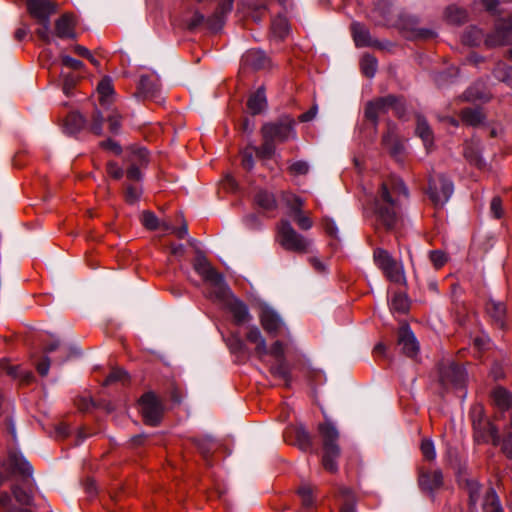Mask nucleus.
<instances>
[{"instance_id":"obj_27","label":"nucleus","mask_w":512,"mask_h":512,"mask_svg":"<svg viewBox=\"0 0 512 512\" xmlns=\"http://www.w3.org/2000/svg\"><path fill=\"white\" fill-rule=\"evenodd\" d=\"M97 93L99 95V101L102 106L110 105L114 100V87L112 79L109 76H105L97 85Z\"/></svg>"},{"instance_id":"obj_30","label":"nucleus","mask_w":512,"mask_h":512,"mask_svg":"<svg viewBox=\"0 0 512 512\" xmlns=\"http://www.w3.org/2000/svg\"><path fill=\"white\" fill-rule=\"evenodd\" d=\"M269 370L274 377L283 380L287 387L290 386L292 380L291 368L286 359L276 360V363L271 365Z\"/></svg>"},{"instance_id":"obj_14","label":"nucleus","mask_w":512,"mask_h":512,"mask_svg":"<svg viewBox=\"0 0 512 512\" xmlns=\"http://www.w3.org/2000/svg\"><path fill=\"white\" fill-rule=\"evenodd\" d=\"M261 132L262 135H267L274 142H285L296 136V132L290 123H267L263 125Z\"/></svg>"},{"instance_id":"obj_35","label":"nucleus","mask_w":512,"mask_h":512,"mask_svg":"<svg viewBox=\"0 0 512 512\" xmlns=\"http://www.w3.org/2000/svg\"><path fill=\"white\" fill-rule=\"evenodd\" d=\"M255 202L259 207L268 211L274 210L277 207L274 194L266 190H260L256 193Z\"/></svg>"},{"instance_id":"obj_3","label":"nucleus","mask_w":512,"mask_h":512,"mask_svg":"<svg viewBox=\"0 0 512 512\" xmlns=\"http://www.w3.org/2000/svg\"><path fill=\"white\" fill-rule=\"evenodd\" d=\"M193 267L197 274L211 285L210 297L212 299H224L227 296L229 287L223 274L219 273L204 255L198 254L196 256Z\"/></svg>"},{"instance_id":"obj_15","label":"nucleus","mask_w":512,"mask_h":512,"mask_svg":"<svg viewBox=\"0 0 512 512\" xmlns=\"http://www.w3.org/2000/svg\"><path fill=\"white\" fill-rule=\"evenodd\" d=\"M7 466L12 474L20 475L24 481H29L33 475V468L25 457L18 451L12 450L8 454Z\"/></svg>"},{"instance_id":"obj_38","label":"nucleus","mask_w":512,"mask_h":512,"mask_svg":"<svg viewBox=\"0 0 512 512\" xmlns=\"http://www.w3.org/2000/svg\"><path fill=\"white\" fill-rule=\"evenodd\" d=\"M282 200L289 207L292 217L303 212L305 202L299 196L293 193L285 192L282 194Z\"/></svg>"},{"instance_id":"obj_60","label":"nucleus","mask_w":512,"mask_h":512,"mask_svg":"<svg viewBox=\"0 0 512 512\" xmlns=\"http://www.w3.org/2000/svg\"><path fill=\"white\" fill-rule=\"evenodd\" d=\"M141 193L140 187L128 185L125 190V201L129 204H135L140 199Z\"/></svg>"},{"instance_id":"obj_4","label":"nucleus","mask_w":512,"mask_h":512,"mask_svg":"<svg viewBox=\"0 0 512 512\" xmlns=\"http://www.w3.org/2000/svg\"><path fill=\"white\" fill-rule=\"evenodd\" d=\"M276 231V240L283 249L301 254L310 251L313 241L296 231L289 220H280Z\"/></svg>"},{"instance_id":"obj_54","label":"nucleus","mask_w":512,"mask_h":512,"mask_svg":"<svg viewBox=\"0 0 512 512\" xmlns=\"http://www.w3.org/2000/svg\"><path fill=\"white\" fill-rule=\"evenodd\" d=\"M321 224H322V227H323L325 233L329 237L334 238V239L339 238L338 227L332 218L327 217V216L323 217L321 220Z\"/></svg>"},{"instance_id":"obj_64","label":"nucleus","mask_w":512,"mask_h":512,"mask_svg":"<svg viewBox=\"0 0 512 512\" xmlns=\"http://www.w3.org/2000/svg\"><path fill=\"white\" fill-rule=\"evenodd\" d=\"M226 343L229 349L234 353L242 352L245 347L243 340L236 334L227 338Z\"/></svg>"},{"instance_id":"obj_50","label":"nucleus","mask_w":512,"mask_h":512,"mask_svg":"<svg viewBox=\"0 0 512 512\" xmlns=\"http://www.w3.org/2000/svg\"><path fill=\"white\" fill-rule=\"evenodd\" d=\"M298 495L301 499L302 507L306 510H310L314 507V498L312 489L309 486H302L298 490Z\"/></svg>"},{"instance_id":"obj_36","label":"nucleus","mask_w":512,"mask_h":512,"mask_svg":"<svg viewBox=\"0 0 512 512\" xmlns=\"http://www.w3.org/2000/svg\"><path fill=\"white\" fill-rule=\"evenodd\" d=\"M80 66H64L65 70L61 71V76L63 77V90L66 94L69 93V90L74 86L76 81L79 78V71L77 68Z\"/></svg>"},{"instance_id":"obj_25","label":"nucleus","mask_w":512,"mask_h":512,"mask_svg":"<svg viewBox=\"0 0 512 512\" xmlns=\"http://www.w3.org/2000/svg\"><path fill=\"white\" fill-rule=\"evenodd\" d=\"M351 34L357 47H369L376 45V41L371 38L368 29L359 22H353L351 24Z\"/></svg>"},{"instance_id":"obj_21","label":"nucleus","mask_w":512,"mask_h":512,"mask_svg":"<svg viewBox=\"0 0 512 512\" xmlns=\"http://www.w3.org/2000/svg\"><path fill=\"white\" fill-rule=\"evenodd\" d=\"M158 93V80L154 77L141 75L135 96L140 99L153 98Z\"/></svg>"},{"instance_id":"obj_12","label":"nucleus","mask_w":512,"mask_h":512,"mask_svg":"<svg viewBox=\"0 0 512 512\" xmlns=\"http://www.w3.org/2000/svg\"><path fill=\"white\" fill-rule=\"evenodd\" d=\"M215 300L225 305L228 311L232 314L235 324L241 325L251 319V315L246 304L234 297L230 289L224 299Z\"/></svg>"},{"instance_id":"obj_49","label":"nucleus","mask_w":512,"mask_h":512,"mask_svg":"<svg viewBox=\"0 0 512 512\" xmlns=\"http://www.w3.org/2000/svg\"><path fill=\"white\" fill-rule=\"evenodd\" d=\"M4 370H6V373L12 377H20L21 381L24 383H30L33 379V374L30 371H20L19 367L17 366H7L6 364H3L2 367Z\"/></svg>"},{"instance_id":"obj_33","label":"nucleus","mask_w":512,"mask_h":512,"mask_svg":"<svg viewBox=\"0 0 512 512\" xmlns=\"http://www.w3.org/2000/svg\"><path fill=\"white\" fill-rule=\"evenodd\" d=\"M416 134L422 139L426 149L433 144V133L425 118L417 117Z\"/></svg>"},{"instance_id":"obj_11","label":"nucleus","mask_w":512,"mask_h":512,"mask_svg":"<svg viewBox=\"0 0 512 512\" xmlns=\"http://www.w3.org/2000/svg\"><path fill=\"white\" fill-rule=\"evenodd\" d=\"M259 320L265 332L272 337L288 334V329L280 315L268 306L261 308Z\"/></svg>"},{"instance_id":"obj_37","label":"nucleus","mask_w":512,"mask_h":512,"mask_svg":"<svg viewBox=\"0 0 512 512\" xmlns=\"http://www.w3.org/2000/svg\"><path fill=\"white\" fill-rule=\"evenodd\" d=\"M339 501L341 505V512H356V497L352 490L348 488L341 489L339 493Z\"/></svg>"},{"instance_id":"obj_7","label":"nucleus","mask_w":512,"mask_h":512,"mask_svg":"<svg viewBox=\"0 0 512 512\" xmlns=\"http://www.w3.org/2000/svg\"><path fill=\"white\" fill-rule=\"evenodd\" d=\"M439 380L446 388L463 389L467 380L466 370L454 362L442 363L439 367Z\"/></svg>"},{"instance_id":"obj_62","label":"nucleus","mask_w":512,"mask_h":512,"mask_svg":"<svg viewBox=\"0 0 512 512\" xmlns=\"http://www.w3.org/2000/svg\"><path fill=\"white\" fill-rule=\"evenodd\" d=\"M429 258L436 269L445 265L448 258L447 255L441 250H434L430 252Z\"/></svg>"},{"instance_id":"obj_18","label":"nucleus","mask_w":512,"mask_h":512,"mask_svg":"<svg viewBox=\"0 0 512 512\" xmlns=\"http://www.w3.org/2000/svg\"><path fill=\"white\" fill-rule=\"evenodd\" d=\"M398 344L401 346L403 353L408 357H414L419 351L418 341L407 325L399 329Z\"/></svg>"},{"instance_id":"obj_1","label":"nucleus","mask_w":512,"mask_h":512,"mask_svg":"<svg viewBox=\"0 0 512 512\" xmlns=\"http://www.w3.org/2000/svg\"><path fill=\"white\" fill-rule=\"evenodd\" d=\"M408 196V189L401 179L391 177L384 181L374 202L376 224L386 230L393 229L400 219L403 202Z\"/></svg>"},{"instance_id":"obj_59","label":"nucleus","mask_w":512,"mask_h":512,"mask_svg":"<svg viewBox=\"0 0 512 512\" xmlns=\"http://www.w3.org/2000/svg\"><path fill=\"white\" fill-rule=\"evenodd\" d=\"M296 225L304 231L310 230L313 227V221L311 217L304 212H301L293 217Z\"/></svg>"},{"instance_id":"obj_16","label":"nucleus","mask_w":512,"mask_h":512,"mask_svg":"<svg viewBox=\"0 0 512 512\" xmlns=\"http://www.w3.org/2000/svg\"><path fill=\"white\" fill-rule=\"evenodd\" d=\"M491 400L497 411L503 415L507 414L512 426V395L503 388L496 387L491 392Z\"/></svg>"},{"instance_id":"obj_23","label":"nucleus","mask_w":512,"mask_h":512,"mask_svg":"<svg viewBox=\"0 0 512 512\" xmlns=\"http://www.w3.org/2000/svg\"><path fill=\"white\" fill-rule=\"evenodd\" d=\"M442 484L443 475L440 470L422 472L419 476V485L425 491L433 492Z\"/></svg>"},{"instance_id":"obj_29","label":"nucleus","mask_w":512,"mask_h":512,"mask_svg":"<svg viewBox=\"0 0 512 512\" xmlns=\"http://www.w3.org/2000/svg\"><path fill=\"white\" fill-rule=\"evenodd\" d=\"M267 106V100L265 95V90L263 87H260L253 93L248 101L247 107L251 114L256 115L261 113Z\"/></svg>"},{"instance_id":"obj_5","label":"nucleus","mask_w":512,"mask_h":512,"mask_svg":"<svg viewBox=\"0 0 512 512\" xmlns=\"http://www.w3.org/2000/svg\"><path fill=\"white\" fill-rule=\"evenodd\" d=\"M373 260L390 282L396 284H404L406 282L402 262L397 261L387 250L376 248L373 252Z\"/></svg>"},{"instance_id":"obj_57","label":"nucleus","mask_w":512,"mask_h":512,"mask_svg":"<svg viewBox=\"0 0 512 512\" xmlns=\"http://www.w3.org/2000/svg\"><path fill=\"white\" fill-rule=\"evenodd\" d=\"M288 171L294 176L306 175L309 172V164L306 161L298 160L290 164Z\"/></svg>"},{"instance_id":"obj_2","label":"nucleus","mask_w":512,"mask_h":512,"mask_svg":"<svg viewBox=\"0 0 512 512\" xmlns=\"http://www.w3.org/2000/svg\"><path fill=\"white\" fill-rule=\"evenodd\" d=\"M322 438V465L329 472H336L338 469L337 460L340 457V447L338 445L339 432L335 426L326 421L318 427Z\"/></svg>"},{"instance_id":"obj_58","label":"nucleus","mask_w":512,"mask_h":512,"mask_svg":"<svg viewBox=\"0 0 512 512\" xmlns=\"http://www.w3.org/2000/svg\"><path fill=\"white\" fill-rule=\"evenodd\" d=\"M107 121L110 132L113 134H118L122 126V116L117 111H113L108 116Z\"/></svg>"},{"instance_id":"obj_51","label":"nucleus","mask_w":512,"mask_h":512,"mask_svg":"<svg viewBox=\"0 0 512 512\" xmlns=\"http://www.w3.org/2000/svg\"><path fill=\"white\" fill-rule=\"evenodd\" d=\"M254 153H256V147L253 145H248L241 152V165L248 171L254 167Z\"/></svg>"},{"instance_id":"obj_52","label":"nucleus","mask_w":512,"mask_h":512,"mask_svg":"<svg viewBox=\"0 0 512 512\" xmlns=\"http://www.w3.org/2000/svg\"><path fill=\"white\" fill-rule=\"evenodd\" d=\"M495 77L512 88V66H495Z\"/></svg>"},{"instance_id":"obj_40","label":"nucleus","mask_w":512,"mask_h":512,"mask_svg":"<svg viewBox=\"0 0 512 512\" xmlns=\"http://www.w3.org/2000/svg\"><path fill=\"white\" fill-rule=\"evenodd\" d=\"M483 40V32L476 26L468 27L462 35V42L465 45L477 46Z\"/></svg>"},{"instance_id":"obj_24","label":"nucleus","mask_w":512,"mask_h":512,"mask_svg":"<svg viewBox=\"0 0 512 512\" xmlns=\"http://www.w3.org/2000/svg\"><path fill=\"white\" fill-rule=\"evenodd\" d=\"M246 339L248 342L256 345L255 353L260 359L268 355L266 340L264 339L260 329L257 326L252 325L248 328Z\"/></svg>"},{"instance_id":"obj_13","label":"nucleus","mask_w":512,"mask_h":512,"mask_svg":"<svg viewBox=\"0 0 512 512\" xmlns=\"http://www.w3.org/2000/svg\"><path fill=\"white\" fill-rule=\"evenodd\" d=\"M396 96L388 95L369 101L365 106V117L375 126L378 124L379 116L390 110V104L395 103Z\"/></svg>"},{"instance_id":"obj_8","label":"nucleus","mask_w":512,"mask_h":512,"mask_svg":"<svg viewBox=\"0 0 512 512\" xmlns=\"http://www.w3.org/2000/svg\"><path fill=\"white\" fill-rule=\"evenodd\" d=\"M454 186L444 175L429 179L428 196L435 206H443L451 197Z\"/></svg>"},{"instance_id":"obj_17","label":"nucleus","mask_w":512,"mask_h":512,"mask_svg":"<svg viewBox=\"0 0 512 512\" xmlns=\"http://www.w3.org/2000/svg\"><path fill=\"white\" fill-rule=\"evenodd\" d=\"M27 9L39 22H48L56 11V4L50 0H27Z\"/></svg>"},{"instance_id":"obj_42","label":"nucleus","mask_w":512,"mask_h":512,"mask_svg":"<svg viewBox=\"0 0 512 512\" xmlns=\"http://www.w3.org/2000/svg\"><path fill=\"white\" fill-rule=\"evenodd\" d=\"M266 61H270V59L260 49H250L242 56V64H261Z\"/></svg>"},{"instance_id":"obj_26","label":"nucleus","mask_w":512,"mask_h":512,"mask_svg":"<svg viewBox=\"0 0 512 512\" xmlns=\"http://www.w3.org/2000/svg\"><path fill=\"white\" fill-rule=\"evenodd\" d=\"M486 312L489 316L495 321V323L500 327L504 328L506 324V306L503 302L489 300L486 303Z\"/></svg>"},{"instance_id":"obj_55","label":"nucleus","mask_w":512,"mask_h":512,"mask_svg":"<svg viewBox=\"0 0 512 512\" xmlns=\"http://www.w3.org/2000/svg\"><path fill=\"white\" fill-rule=\"evenodd\" d=\"M21 508H17L12 497L7 492H0V512H19Z\"/></svg>"},{"instance_id":"obj_63","label":"nucleus","mask_w":512,"mask_h":512,"mask_svg":"<svg viewBox=\"0 0 512 512\" xmlns=\"http://www.w3.org/2000/svg\"><path fill=\"white\" fill-rule=\"evenodd\" d=\"M421 452L425 459L431 461L436 457L435 447L431 440L424 439L421 443Z\"/></svg>"},{"instance_id":"obj_34","label":"nucleus","mask_w":512,"mask_h":512,"mask_svg":"<svg viewBox=\"0 0 512 512\" xmlns=\"http://www.w3.org/2000/svg\"><path fill=\"white\" fill-rule=\"evenodd\" d=\"M128 164L146 166L148 163V151L143 147H132L126 158Z\"/></svg>"},{"instance_id":"obj_53","label":"nucleus","mask_w":512,"mask_h":512,"mask_svg":"<svg viewBox=\"0 0 512 512\" xmlns=\"http://www.w3.org/2000/svg\"><path fill=\"white\" fill-rule=\"evenodd\" d=\"M127 380H128V375H127L126 371H124L120 368H115L106 377L103 385L107 386V385H110L115 382L125 383Z\"/></svg>"},{"instance_id":"obj_41","label":"nucleus","mask_w":512,"mask_h":512,"mask_svg":"<svg viewBox=\"0 0 512 512\" xmlns=\"http://www.w3.org/2000/svg\"><path fill=\"white\" fill-rule=\"evenodd\" d=\"M484 512H503L499 498L494 489L490 488L485 497L483 503Z\"/></svg>"},{"instance_id":"obj_19","label":"nucleus","mask_w":512,"mask_h":512,"mask_svg":"<svg viewBox=\"0 0 512 512\" xmlns=\"http://www.w3.org/2000/svg\"><path fill=\"white\" fill-rule=\"evenodd\" d=\"M76 16L65 13L55 22V32L59 38H75Z\"/></svg>"},{"instance_id":"obj_9","label":"nucleus","mask_w":512,"mask_h":512,"mask_svg":"<svg viewBox=\"0 0 512 512\" xmlns=\"http://www.w3.org/2000/svg\"><path fill=\"white\" fill-rule=\"evenodd\" d=\"M487 47H498L512 43V16L505 19L500 18L495 22L492 32L484 39Z\"/></svg>"},{"instance_id":"obj_39","label":"nucleus","mask_w":512,"mask_h":512,"mask_svg":"<svg viewBox=\"0 0 512 512\" xmlns=\"http://www.w3.org/2000/svg\"><path fill=\"white\" fill-rule=\"evenodd\" d=\"M271 30L274 37L284 39L289 34V23L286 17L277 16L272 20Z\"/></svg>"},{"instance_id":"obj_45","label":"nucleus","mask_w":512,"mask_h":512,"mask_svg":"<svg viewBox=\"0 0 512 512\" xmlns=\"http://www.w3.org/2000/svg\"><path fill=\"white\" fill-rule=\"evenodd\" d=\"M74 51L79 56L88 60L91 64H98L101 61H108L106 55H104L103 53L93 54L84 46L77 45L75 46Z\"/></svg>"},{"instance_id":"obj_20","label":"nucleus","mask_w":512,"mask_h":512,"mask_svg":"<svg viewBox=\"0 0 512 512\" xmlns=\"http://www.w3.org/2000/svg\"><path fill=\"white\" fill-rule=\"evenodd\" d=\"M233 8V0H222L214 14L207 18V26L213 31H218L224 24L225 17Z\"/></svg>"},{"instance_id":"obj_48","label":"nucleus","mask_w":512,"mask_h":512,"mask_svg":"<svg viewBox=\"0 0 512 512\" xmlns=\"http://www.w3.org/2000/svg\"><path fill=\"white\" fill-rule=\"evenodd\" d=\"M12 493L16 501L24 506L32 505L33 496L31 491H27L21 488L19 485H14L12 487Z\"/></svg>"},{"instance_id":"obj_44","label":"nucleus","mask_w":512,"mask_h":512,"mask_svg":"<svg viewBox=\"0 0 512 512\" xmlns=\"http://www.w3.org/2000/svg\"><path fill=\"white\" fill-rule=\"evenodd\" d=\"M390 309L393 312L406 313L409 310V300L403 293H396L393 295L390 302Z\"/></svg>"},{"instance_id":"obj_6","label":"nucleus","mask_w":512,"mask_h":512,"mask_svg":"<svg viewBox=\"0 0 512 512\" xmlns=\"http://www.w3.org/2000/svg\"><path fill=\"white\" fill-rule=\"evenodd\" d=\"M471 419L474 429V437L478 442H491L498 445L500 441L498 429L485 418L483 408L474 406L471 411Z\"/></svg>"},{"instance_id":"obj_10","label":"nucleus","mask_w":512,"mask_h":512,"mask_svg":"<svg viewBox=\"0 0 512 512\" xmlns=\"http://www.w3.org/2000/svg\"><path fill=\"white\" fill-rule=\"evenodd\" d=\"M139 405L145 423L151 426L158 425L163 413V406L158 397L152 392L145 393L140 398Z\"/></svg>"},{"instance_id":"obj_46","label":"nucleus","mask_w":512,"mask_h":512,"mask_svg":"<svg viewBox=\"0 0 512 512\" xmlns=\"http://www.w3.org/2000/svg\"><path fill=\"white\" fill-rule=\"evenodd\" d=\"M465 488L469 495V504L471 507H475L480 496L481 486L475 479H468L465 482Z\"/></svg>"},{"instance_id":"obj_28","label":"nucleus","mask_w":512,"mask_h":512,"mask_svg":"<svg viewBox=\"0 0 512 512\" xmlns=\"http://www.w3.org/2000/svg\"><path fill=\"white\" fill-rule=\"evenodd\" d=\"M382 143L392 157L398 161L402 159L404 152L403 144L392 132H388L383 136Z\"/></svg>"},{"instance_id":"obj_22","label":"nucleus","mask_w":512,"mask_h":512,"mask_svg":"<svg viewBox=\"0 0 512 512\" xmlns=\"http://www.w3.org/2000/svg\"><path fill=\"white\" fill-rule=\"evenodd\" d=\"M463 98L468 102H487L491 99V93L484 82L478 81L465 91Z\"/></svg>"},{"instance_id":"obj_56","label":"nucleus","mask_w":512,"mask_h":512,"mask_svg":"<svg viewBox=\"0 0 512 512\" xmlns=\"http://www.w3.org/2000/svg\"><path fill=\"white\" fill-rule=\"evenodd\" d=\"M143 226L149 230H156L160 227L157 216L150 211H144L141 216Z\"/></svg>"},{"instance_id":"obj_32","label":"nucleus","mask_w":512,"mask_h":512,"mask_svg":"<svg viewBox=\"0 0 512 512\" xmlns=\"http://www.w3.org/2000/svg\"><path fill=\"white\" fill-rule=\"evenodd\" d=\"M461 120L470 126L480 125L485 116L480 108H465L460 113Z\"/></svg>"},{"instance_id":"obj_61","label":"nucleus","mask_w":512,"mask_h":512,"mask_svg":"<svg viewBox=\"0 0 512 512\" xmlns=\"http://www.w3.org/2000/svg\"><path fill=\"white\" fill-rule=\"evenodd\" d=\"M268 354L273 356L276 360L285 358V344L282 341H275L268 349Z\"/></svg>"},{"instance_id":"obj_47","label":"nucleus","mask_w":512,"mask_h":512,"mask_svg":"<svg viewBox=\"0 0 512 512\" xmlns=\"http://www.w3.org/2000/svg\"><path fill=\"white\" fill-rule=\"evenodd\" d=\"M263 136V143L260 147H256V155L259 158H271L275 152V142L272 141L267 135Z\"/></svg>"},{"instance_id":"obj_43","label":"nucleus","mask_w":512,"mask_h":512,"mask_svg":"<svg viewBox=\"0 0 512 512\" xmlns=\"http://www.w3.org/2000/svg\"><path fill=\"white\" fill-rule=\"evenodd\" d=\"M467 17V11L455 5H451L446 9V18L452 24H462L467 20Z\"/></svg>"},{"instance_id":"obj_31","label":"nucleus","mask_w":512,"mask_h":512,"mask_svg":"<svg viewBox=\"0 0 512 512\" xmlns=\"http://www.w3.org/2000/svg\"><path fill=\"white\" fill-rule=\"evenodd\" d=\"M86 124V119L79 112H71L65 118V130L69 134H76L81 131Z\"/></svg>"}]
</instances>
